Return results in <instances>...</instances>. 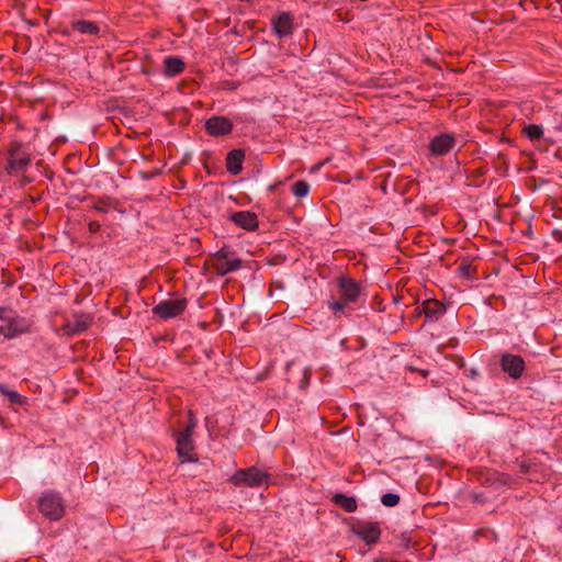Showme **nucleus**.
<instances>
[{"label": "nucleus", "mask_w": 562, "mask_h": 562, "mask_svg": "<svg viewBox=\"0 0 562 562\" xmlns=\"http://www.w3.org/2000/svg\"><path fill=\"white\" fill-rule=\"evenodd\" d=\"M41 513L50 520H58L65 513L64 501L58 492L45 491L38 499Z\"/></svg>", "instance_id": "f257e3e1"}, {"label": "nucleus", "mask_w": 562, "mask_h": 562, "mask_svg": "<svg viewBox=\"0 0 562 562\" xmlns=\"http://www.w3.org/2000/svg\"><path fill=\"white\" fill-rule=\"evenodd\" d=\"M268 480V474L260 471L255 467L238 470L233 476L232 481L236 485L260 486Z\"/></svg>", "instance_id": "f03ea898"}, {"label": "nucleus", "mask_w": 562, "mask_h": 562, "mask_svg": "<svg viewBox=\"0 0 562 562\" xmlns=\"http://www.w3.org/2000/svg\"><path fill=\"white\" fill-rule=\"evenodd\" d=\"M186 299H169L159 302L153 307V313L162 318H172L180 315L187 307Z\"/></svg>", "instance_id": "7ed1b4c3"}, {"label": "nucleus", "mask_w": 562, "mask_h": 562, "mask_svg": "<svg viewBox=\"0 0 562 562\" xmlns=\"http://www.w3.org/2000/svg\"><path fill=\"white\" fill-rule=\"evenodd\" d=\"M501 366L503 371L515 380L519 379L525 371V361L517 355L504 353L502 356Z\"/></svg>", "instance_id": "20e7f679"}, {"label": "nucleus", "mask_w": 562, "mask_h": 562, "mask_svg": "<svg viewBox=\"0 0 562 562\" xmlns=\"http://www.w3.org/2000/svg\"><path fill=\"white\" fill-rule=\"evenodd\" d=\"M175 436L177 441V451L182 462H195L198 459L192 454L194 449L192 435L178 431Z\"/></svg>", "instance_id": "39448f33"}, {"label": "nucleus", "mask_w": 562, "mask_h": 562, "mask_svg": "<svg viewBox=\"0 0 562 562\" xmlns=\"http://www.w3.org/2000/svg\"><path fill=\"white\" fill-rule=\"evenodd\" d=\"M456 146V137L453 134L442 133L435 136L430 144L429 149L434 156H443L452 150Z\"/></svg>", "instance_id": "423d86ee"}, {"label": "nucleus", "mask_w": 562, "mask_h": 562, "mask_svg": "<svg viewBox=\"0 0 562 562\" xmlns=\"http://www.w3.org/2000/svg\"><path fill=\"white\" fill-rule=\"evenodd\" d=\"M205 128L212 136H224L232 132L233 123L225 116H211L205 122Z\"/></svg>", "instance_id": "0eeeda50"}, {"label": "nucleus", "mask_w": 562, "mask_h": 562, "mask_svg": "<svg viewBox=\"0 0 562 562\" xmlns=\"http://www.w3.org/2000/svg\"><path fill=\"white\" fill-rule=\"evenodd\" d=\"M241 261L238 258H229L228 252L225 249L217 251L214 268L218 274L224 276L232 271H236L240 268Z\"/></svg>", "instance_id": "6e6552de"}, {"label": "nucleus", "mask_w": 562, "mask_h": 562, "mask_svg": "<svg viewBox=\"0 0 562 562\" xmlns=\"http://www.w3.org/2000/svg\"><path fill=\"white\" fill-rule=\"evenodd\" d=\"M352 531L369 544L376 542L380 537L378 522L359 521L352 527Z\"/></svg>", "instance_id": "1a4fd4ad"}, {"label": "nucleus", "mask_w": 562, "mask_h": 562, "mask_svg": "<svg viewBox=\"0 0 562 562\" xmlns=\"http://www.w3.org/2000/svg\"><path fill=\"white\" fill-rule=\"evenodd\" d=\"M339 293L344 302L352 303L358 301L361 295V289L355 280L341 278L339 281Z\"/></svg>", "instance_id": "9d476101"}, {"label": "nucleus", "mask_w": 562, "mask_h": 562, "mask_svg": "<svg viewBox=\"0 0 562 562\" xmlns=\"http://www.w3.org/2000/svg\"><path fill=\"white\" fill-rule=\"evenodd\" d=\"M229 218L239 227L247 231H255L258 227V220L255 213L249 211L233 212Z\"/></svg>", "instance_id": "9b49d317"}, {"label": "nucleus", "mask_w": 562, "mask_h": 562, "mask_svg": "<svg viewBox=\"0 0 562 562\" xmlns=\"http://www.w3.org/2000/svg\"><path fill=\"white\" fill-rule=\"evenodd\" d=\"M273 29L279 37L289 36L293 31V18L288 12H282L273 20Z\"/></svg>", "instance_id": "f8f14e48"}, {"label": "nucleus", "mask_w": 562, "mask_h": 562, "mask_svg": "<svg viewBox=\"0 0 562 562\" xmlns=\"http://www.w3.org/2000/svg\"><path fill=\"white\" fill-rule=\"evenodd\" d=\"M26 328V323L23 319L18 318L15 321L8 322L3 326H0V335H3L5 338L11 339L24 333Z\"/></svg>", "instance_id": "ddd939ff"}, {"label": "nucleus", "mask_w": 562, "mask_h": 562, "mask_svg": "<svg viewBox=\"0 0 562 562\" xmlns=\"http://www.w3.org/2000/svg\"><path fill=\"white\" fill-rule=\"evenodd\" d=\"M245 157V153L240 149H234L231 153H228L226 158V167L228 172L232 175H238L243 167V160Z\"/></svg>", "instance_id": "4468645a"}, {"label": "nucleus", "mask_w": 562, "mask_h": 562, "mask_svg": "<svg viewBox=\"0 0 562 562\" xmlns=\"http://www.w3.org/2000/svg\"><path fill=\"white\" fill-rule=\"evenodd\" d=\"M31 162V157L27 153L9 158L7 170L9 172H21L24 171Z\"/></svg>", "instance_id": "2eb2a0df"}, {"label": "nucleus", "mask_w": 562, "mask_h": 562, "mask_svg": "<svg viewBox=\"0 0 562 562\" xmlns=\"http://www.w3.org/2000/svg\"><path fill=\"white\" fill-rule=\"evenodd\" d=\"M423 310L426 317L430 321L439 319L445 313L443 305L436 300H428L424 302Z\"/></svg>", "instance_id": "dca6fc26"}, {"label": "nucleus", "mask_w": 562, "mask_h": 562, "mask_svg": "<svg viewBox=\"0 0 562 562\" xmlns=\"http://www.w3.org/2000/svg\"><path fill=\"white\" fill-rule=\"evenodd\" d=\"M164 68L168 77H173L184 69V63L179 57L169 56L164 60Z\"/></svg>", "instance_id": "f3484780"}, {"label": "nucleus", "mask_w": 562, "mask_h": 562, "mask_svg": "<svg viewBox=\"0 0 562 562\" xmlns=\"http://www.w3.org/2000/svg\"><path fill=\"white\" fill-rule=\"evenodd\" d=\"M71 26L79 33L88 35H98L100 31L99 26L95 23L85 20L72 21Z\"/></svg>", "instance_id": "a211bd4d"}, {"label": "nucleus", "mask_w": 562, "mask_h": 562, "mask_svg": "<svg viewBox=\"0 0 562 562\" xmlns=\"http://www.w3.org/2000/svg\"><path fill=\"white\" fill-rule=\"evenodd\" d=\"M333 502L344 508L348 513L357 509V502L353 497L346 496L345 494L337 493L333 496Z\"/></svg>", "instance_id": "6ab92c4d"}, {"label": "nucleus", "mask_w": 562, "mask_h": 562, "mask_svg": "<svg viewBox=\"0 0 562 562\" xmlns=\"http://www.w3.org/2000/svg\"><path fill=\"white\" fill-rule=\"evenodd\" d=\"M91 319L89 316L80 317L68 324L69 333L72 335L85 331L90 326Z\"/></svg>", "instance_id": "aec40b11"}, {"label": "nucleus", "mask_w": 562, "mask_h": 562, "mask_svg": "<svg viewBox=\"0 0 562 562\" xmlns=\"http://www.w3.org/2000/svg\"><path fill=\"white\" fill-rule=\"evenodd\" d=\"M524 133L531 139L538 140L543 136V128L537 124H530L525 126Z\"/></svg>", "instance_id": "412c9836"}, {"label": "nucleus", "mask_w": 562, "mask_h": 562, "mask_svg": "<svg viewBox=\"0 0 562 562\" xmlns=\"http://www.w3.org/2000/svg\"><path fill=\"white\" fill-rule=\"evenodd\" d=\"M292 192L297 198H304L310 192V184L305 180H299L292 186Z\"/></svg>", "instance_id": "4be33fe9"}, {"label": "nucleus", "mask_w": 562, "mask_h": 562, "mask_svg": "<svg viewBox=\"0 0 562 562\" xmlns=\"http://www.w3.org/2000/svg\"><path fill=\"white\" fill-rule=\"evenodd\" d=\"M348 302H344L341 299L339 301L338 300H333V301L328 302V306L338 316L340 314H345V312H346V304Z\"/></svg>", "instance_id": "5701e85b"}, {"label": "nucleus", "mask_w": 562, "mask_h": 562, "mask_svg": "<svg viewBox=\"0 0 562 562\" xmlns=\"http://www.w3.org/2000/svg\"><path fill=\"white\" fill-rule=\"evenodd\" d=\"M381 502L386 507H393L398 504L400 496L394 493H386L382 495Z\"/></svg>", "instance_id": "b1692460"}, {"label": "nucleus", "mask_w": 562, "mask_h": 562, "mask_svg": "<svg viewBox=\"0 0 562 562\" xmlns=\"http://www.w3.org/2000/svg\"><path fill=\"white\" fill-rule=\"evenodd\" d=\"M0 319L8 323L18 319V317L12 310L0 307Z\"/></svg>", "instance_id": "393cba45"}, {"label": "nucleus", "mask_w": 562, "mask_h": 562, "mask_svg": "<svg viewBox=\"0 0 562 562\" xmlns=\"http://www.w3.org/2000/svg\"><path fill=\"white\" fill-rule=\"evenodd\" d=\"M7 397L9 398V401L12 403V404H19V405H23L25 403V397H23L20 393L15 392V391H12L7 395Z\"/></svg>", "instance_id": "a878e982"}, {"label": "nucleus", "mask_w": 562, "mask_h": 562, "mask_svg": "<svg viewBox=\"0 0 562 562\" xmlns=\"http://www.w3.org/2000/svg\"><path fill=\"white\" fill-rule=\"evenodd\" d=\"M195 427H196V419L193 416V413L189 412V423H188V425L184 427V429L182 431L186 432V434L193 435V431H194Z\"/></svg>", "instance_id": "bb28decb"}, {"label": "nucleus", "mask_w": 562, "mask_h": 562, "mask_svg": "<svg viewBox=\"0 0 562 562\" xmlns=\"http://www.w3.org/2000/svg\"><path fill=\"white\" fill-rule=\"evenodd\" d=\"M22 153L24 151L22 150V145L20 143L12 144L8 150L9 158H13L14 156L21 155Z\"/></svg>", "instance_id": "cd10ccee"}, {"label": "nucleus", "mask_w": 562, "mask_h": 562, "mask_svg": "<svg viewBox=\"0 0 562 562\" xmlns=\"http://www.w3.org/2000/svg\"><path fill=\"white\" fill-rule=\"evenodd\" d=\"M462 276L470 277L471 276V266L469 263H462L459 268Z\"/></svg>", "instance_id": "c85d7f7f"}, {"label": "nucleus", "mask_w": 562, "mask_h": 562, "mask_svg": "<svg viewBox=\"0 0 562 562\" xmlns=\"http://www.w3.org/2000/svg\"><path fill=\"white\" fill-rule=\"evenodd\" d=\"M88 227H89V231H90L91 233H97V232L100 229L101 225H100V223H99V222H97V221H91V222L89 223Z\"/></svg>", "instance_id": "c756f323"}, {"label": "nucleus", "mask_w": 562, "mask_h": 562, "mask_svg": "<svg viewBox=\"0 0 562 562\" xmlns=\"http://www.w3.org/2000/svg\"><path fill=\"white\" fill-rule=\"evenodd\" d=\"M308 384V371L305 370L303 380L301 381V387H305Z\"/></svg>", "instance_id": "7c9ffc66"}, {"label": "nucleus", "mask_w": 562, "mask_h": 562, "mask_svg": "<svg viewBox=\"0 0 562 562\" xmlns=\"http://www.w3.org/2000/svg\"><path fill=\"white\" fill-rule=\"evenodd\" d=\"M11 390L5 384H0V393L7 396Z\"/></svg>", "instance_id": "2f4dec72"}, {"label": "nucleus", "mask_w": 562, "mask_h": 562, "mask_svg": "<svg viewBox=\"0 0 562 562\" xmlns=\"http://www.w3.org/2000/svg\"><path fill=\"white\" fill-rule=\"evenodd\" d=\"M95 210L100 211V212H105L106 209L104 206H100V205H95Z\"/></svg>", "instance_id": "473e14b6"}, {"label": "nucleus", "mask_w": 562, "mask_h": 562, "mask_svg": "<svg viewBox=\"0 0 562 562\" xmlns=\"http://www.w3.org/2000/svg\"><path fill=\"white\" fill-rule=\"evenodd\" d=\"M63 34H64L65 36H70V31H68V30H63Z\"/></svg>", "instance_id": "72a5a7b5"}, {"label": "nucleus", "mask_w": 562, "mask_h": 562, "mask_svg": "<svg viewBox=\"0 0 562 562\" xmlns=\"http://www.w3.org/2000/svg\"><path fill=\"white\" fill-rule=\"evenodd\" d=\"M373 562H389L387 560H374Z\"/></svg>", "instance_id": "f704fd0d"}, {"label": "nucleus", "mask_w": 562, "mask_h": 562, "mask_svg": "<svg viewBox=\"0 0 562 562\" xmlns=\"http://www.w3.org/2000/svg\"><path fill=\"white\" fill-rule=\"evenodd\" d=\"M558 2H562V0H557Z\"/></svg>", "instance_id": "c9c22d12"}]
</instances>
